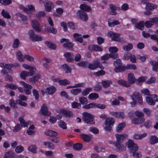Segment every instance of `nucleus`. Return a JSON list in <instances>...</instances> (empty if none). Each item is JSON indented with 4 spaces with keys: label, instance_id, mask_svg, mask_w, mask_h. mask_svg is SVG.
Segmentation results:
<instances>
[{
    "label": "nucleus",
    "instance_id": "44",
    "mask_svg": "<svg viewBox=\"0 0 158 158\" xmlns=\"http://www.w3.org/2000/svg\"><path fill=\"white\" fill-rule=\"evenodd\" d=\"M147 135L146 133H144L141 135L135 134L133 136L134 138L136 139H141L144 138Z\"/></svg>",
    "mask_w": 158,
    "mask_h": 158
},
{
    "label": "nucleus",
    "instance_id": "24",
    "mask_svg": "<svg viewBox=\"0 0 158 158\" xmlns=\"http://www.w3.org/2000/svg\"><path fill=\"white\" fill-rule=\"evenodd\" d=\"M45 10L48 12L51 11L52 10L51 5L52 3L48 1H45L44 3Z\"/></svg>",
    "mask_w": 158,
    "mask_h": 158
},
{
    "label": "nucleus",
    "instance_id": "56",
    "mask_svg": "<svg viewBox=\"0 0 158 158\" xmlns=\"http://www.w3.org/2000/svg\"><path fill=\"white\" fill-rule=\"evenodd\" d=\"M17 104L13 99H11L10 100V105L11 107L13 108H17L18 106L16 104Z\"/></svg>",
    "mask_w": 158,
    "mask_h": 158
},
{
    "label": "nucleus",
    "instance_id": "40",
    "mask_svg": "<svg viewBox=\"0 0 158 158\" xmlns=\"http://www.w3.org/2000/svg\"><path fill=\"white\" fill-rule=\"evenodd\" d=\"M92 50L94 51L101 52L102 49L101 46L97 45H93L91 46Z\"/></svg>",
    "mask_w": 158,
    "mask_h": 158
},
{
    "label": "nucleus",
    "instance_id": "2",
    "mask_svg": "<svg viewBox=\"0 0 158 158\" xmlns=\"http://www.w3.org/2000/svg\"><path fill=\"white\" fill-rule=\"evenodd\" d=\"M126 144L127 145L129 151L132 154L134 157L138 158L141 156L140 154L136 152L138 150V147L136 144L134 143L133 141L131 140H129L126 143Z\"/></svg>",
    "mask_w": 158,
    "mask_h": 158
},
{
    "label": "nucleus",
    "instance_id": "7",
    "mask_svg": "<svg viewBox=\"0 0 158 158\" xmlns=\"http://www.w3.org/2000/svg\"><path fill=\"white\" fill-rule=\"evenodd\" d=\"M155 23L158 26V18L155 17L153 18L150 19V20L147 21L144 23L145 27L148 28H150Z\"/></svg>",
    "mask_w": 158,
    "mask_h": 158
},
{
    "label": "nucleus",
    "instance_id": "58",
    "mask_svg": "<svg viewBox=\"0 0 158 158\" xmlns=\"http://www.w3.org/2000/svg\"><path fill=\"white\" fill-rule=\"evenodd\" d=\"M16 56H17L18 59L20 61H23L24 60L23 57V55L20 51H19L17 52Z\"/></svg>",
    "mask_w": 158,
    "mask_h": 158
},
{
    "label": "nucleus",
    "instance_id": "32",
    "mask_svg": "<svg viewBox=\"0 0 158 158\" xmlns=\"http://www.w3.org/2000/svg\"><path fill=\"white\" fill-rule=\"evenodd\" d=\"M80 8L81 9V10H83L85 11L89 12L91 10V7L85 4H81L80 6Z\"/></svg>",
    "mask_w": 158,
    "mask_h": 158
},
{
    "label": "nucleus",
    "instance_id": "63",
    "mask_svg": "<svg viewBox=\"0 0 158 158\" xmlns=\"http://www.w3.org/2000/svg\"><path fill=\"white\" fill-rule=\"evenodd\" d=\"M59 126L63 129H66L67 128L66 123L63 121L60 120L59 123Z\"/></svg>",
    "mask_w": 158,
    "mask_h": 158
},
{
    "label": "nucleus",
    "instance_id": "17",
    "mask_svg": "<svg viewBox=\"0 0 158 158\" xmlns=\"http://www.w3.org/2000/svg\"><path fill=\"white\" fill-rule=\"evenodd\" d=\"M80 136L85 142H89L91 141L92 136L91 135L83 134L80 135Z\"/></svg>",
    "mask_w": 158,
    "mask_h": 158
},
{
    "label": "nucleus",
    "instance_id": "8",
    "mask_svg": "<svg viewBox=\"0 0 158 158\" xmlns=\"http://www.w3.org/2000/svg\"><path fill=\"white\" fill-rule=\"evenodd\" d=\"M77 15L80 19L85 22L87 21L88 19L86 13L83 10H79L77 13Z\"/></svg>",
    "mask_w": 158,
    "mask_h": 158
},
{
    "label": "nucleus",
    "instance_id": "31",
    "mask_svg": "<svg viewBox=\"0 0 158 158\" xmlns=\"http://www.w3.org/2000/svg\"><path fill=\"white\" fill-rule=\"evenodd\" d=\"M109 51L110 52V54H117V56L116 59L118 57V54L116 53L118 52V50L116 47H110L109 49Z\"/></svg>",
    "mask_w": 158,
    "mask_h": 158
},
{
    "label": "nucleus",
    "instance_id": "6",
    "mask_svg": "<svg viewBox=\"0 0 158 158\" xmlns=\"http://www.w3.org/2000/svg\"><path fill=\"white\" fill-rule=\"evenodd\" d=\"M28 34L29 35L30 38L33 41H40L42 40L41 37L36 34L34 31L32 30L29 31Z\"/></svg>",
    "mask_w": 158,
    "mask_h": 158
},
{
    "label": "nucleus",
    "instance_id": "53",
    "mask_svg": "<svg viewBox=\"0 0 158 158\" xmlns=\"http://www.w3.org/2000/svg\"><path fill=\"white\" fill-rule=\"evenodd\" d=\"M144 23L143 21H140L135 25V27L136 28L142 30L143 28L144 27Z\"/></svg>",
    "mask_w": 158,
    "mask_h": 158
},
{
    "label": "nucleus",
    "instance_id": "28",
    "mask_svg": "<svg viewBox=\"0 0 158 158\" xmlns=\"http://www.w3.org/2000/svg\"><path fill=\"white\" fill-rule=\"evenodd\" d=\"M157 6L154 5L152 3H148L146 5L145 8L148 10H152L156 8Z\"/></svg>",
    "mask_w": 158,
    "mask_h": 158
},
{
    "label": "nucleus",
    "instance_id": "37",
    "mask_svg": "<svg viewBox=\"0 0 158 158\" xmlns=\"http://www.w3.org/2000/svg\"><path fill=\"white\" fill-rule=\"evenodd\" d=\"M96 105L95 103L92 102L84 106L83 108L85 109H89L91 108H96Z\"/></svg>",
    "mask_w": 158,
    "mask_h": 158
},
{
    "label": "nucleus",
    "instance_id": "55",
    "mask_svg": "<svg viewBox=\"0 0 158 158\" xmlns=\"http://www.w3.org/2000/svg\"><path fill=\"white\" fill-rule=\"evenodd\" d=\"M98 97V94L95 93L90 94L88 96V98L92 100H96Z\"/></svg>",
    "mask_w": 158,
    "mask_h": 158
},
{
    "label": "nucleus",
    "instance_id": "59",
    "mask_svg": "<svg viewBox=\"0 0 158 158\" xmlns=\"http://www.w3.org/2000/svg\"><path fill=\"white\" fill-rule=\"evenodd\" d=\"M73 147L74 149L79 150L81 149L82 147V145L80 143H76L73 145Z\"/></svg>",
    "mask_w": 158,
    "mask_h": 158
},
{
    "label": "nucleus",
    "instance_id": "46",
    "mask_svg": "<svg viewBox=\"0 0 158 158\" xmlns=\"http://www.w3.org/2000/svg\"><path fill=\"white\" fill-rule=\"evenodd\" d=\"M16 15L18 17H19L23 21H25L27 19V17L25 15H24L20 13H18Z\"/></svg>",
    "mask_w": 158,
    "mask_h": 158
},
{
    "label": "nucleus",
    "instance_id": "61",
    "mask_svg": "<svg viewBox=\"0 0 158 158\" xmlns=\"http://www.w3.org/2000/svg\"><path fill=\"white\" fill-rule=\"evenodd\" d=\"M125 70L126 69H133L134 70H135L136 69V65L134 64H128L126 66H125Z\"/></svg>",
    "mask_w": 158,
    "mask_h": 158
},
{
    "label": "nucleus",
    "instance_id": "48",
    "mask_svg": "<svg viewBox=\"0 0 158 158\" xmlns=\"http://www.w3.org/2000/svg\"><path fill=\"white\" fill-rule=\"evenodd\" d=\"M111 83V81H103L102 82V85L105 88H107L109 87L110 84Z\"/></svg>",
    "mask_w": 158,
    "mask_h": 158
},
{
    "label": "nucleus",
    "instance_id": "27",
    "mask_svg": "<svg viewBox=\"0 0 158 158\" xmlns=\"http://www.w3.org/2000/svg\"><path fill=\"white\" fill-rule=\"evenodd\" d=\"M128 82L131 85L134 83L135 81V79L133 74L131 73L128 74Z\"/></svg>",
    "mask_w": 158,
    "mask_h": 158
},
{
    "label": "nucleus",
    "instance_id": "47",
    "mask_svg": "<svg viewBox=\"0 0 158 158\" xmlns=\"http://www.w3.org/2000/svg\"><path fill=\"white\" fill-rule=\"evenodd\" d=\"M111 21V19H109L108 20V25L110 27H113L115 25H118L120 24V22L119 21L116 20L113 21L111 22H110Z\"/></svg>",
    "mask_w": 158,
    "mask_h": 158
},
{
    "label": "nucleus",
    "instance_id": "23",
    "mask_svg": "<svg viewBox=\"0 0 158 158\" xmlns=\"http://www.w3.org/2000/svg\"><path fill=\"white\" fill-rule=\"evenodd\" d=\"M133 95L134 97L137 99V102L140 104H142L143 103L142 99V96L141 94H139L138 92H134Z\"/></svg>",
    "mask_w": 158,
    "mask_h": 158
},
{
    "label": "nucleus",
    "instance_id": "57",
    "mask_svg": "<svg viewBox=\"0 0 158 158\" xmlns=\"http://www.w3.org/2000/svg\"><path fill=\"white\" fill-rule=\"evenodd\" d=\"M79 100L80 102L82 104H86L88 103V100L85 97H80L79 98Z\"/></svg>",
    "mask_w": 158,
    "mask_h": 158
},
{
    "label": "nucleus",
    "instance_id": "54",
    "mask_svg": "<svg viewBox=\"0 0 158 158\" xmlns=\"http://www.w3.org/2000/svg\"><path fill=\"white\" fill-rule=\"evenodd\" d=\"M71 93L74 95H76L81 92V89L80 88H76L71 90Z\"/></svg>",
    "mask_w": 158,
    "mask_h": 158
},
{
    "label": "nucleus",
    "instance_id": "36",
    "mask_svg": "<svg viewBox=\"0 0 158 158\" xmlns=\"http://www.w3.org/2000/svg\"><path fill=\"white\" fill-rule=\"evenodd\" d=\"M118 82L119 84L125 87H129L131 86V85L128 81L123 80L118 81Z\"/></svg>",
    "mask_w": 158,
    "mask_h": 158
},
{
    "label": "nucleus",
    "instance_id": "29",
    "mask_svg": "<svg viewBox=\"0 0 158 158\" xmlns=\"http://www.w3.org/2000/svg\"><path fill=\"white\" fill-rule=\"evenodd\" d=\"M44 43L48 48L54 50L56 48V46L55 44L49 41H45Z\"/></svg>",
    "mask_w": 158,
    "mask_h": 158
},
{
    "label": "nucleus",
    "instance_id": "4",
    "mask_svg": "<svg viewBox=\"0 0 158 158\" xmlns=\"http://www.w3.org/2000/svg\"><path fill=\"white\" fill-rule=\"evenodd\" d=\"M114 65L115 66L114 70L116 73L122 72L125 70V66L123 65V63L119 59L114 62Z\"/></svg>",
    "mask_w": 158,
    "mask_h": 158
},
{
    "label": "nucleus",
    "instance_id": "25",
    "mask_svg": "<svg viewBox=\"0 0 158 158\" xmlns=\"http://www.w3.org/2000/svg\"><path fill=\"white\" fill-rule=\"evenodd\" d=\"M81 34H79L77 33H74L73 35V37L75 41H77L80 43H82L83 42V40L81 36Z\"/></svg>",
    "mask_w": 158,
    "mask_h": 158
},
{
    "label": "nucleus",
    "instance_id": "18",
    "mask_svg": "<svg viewBox=\"0 0 158 158\" xmlns=\"http://www.w3.org/2000/svg\"><path fill=\"white\" fill-rule=\"evenodd\" d=\"M23 66L26 69H29L31 73L30 76H33L34 74V72H35L36 69L35 68L31 67L26 64H23Z\"/></svg>",
    "mask_w": 158,
    "mask_h": 158
},
{
    "label": "nucleus",
    "instance_id": "22",
    "mask_svg": "<svg viewBox=\"0 0 158 158\" xmlns=\"http://www.w3.org/2000/svg\"><path fill=\"white\" fill-rule=\"evenodd\" d=\"M64 56L68 62H72L74 60L73 55H72L70 52H67L64 54Z\"/></svg>",
    "mask_w": 158,
    "mask_h": 158
},
{
    "label": "nucleus",
    "instance_id": "34",
    "mask_svg": "<svg viewBox=\"0 0 158 158\" xmlns=\"http://www.w3.org/2000/svg\"><path fill=\"white\" fill-rule=\"evenodd\" d=\"M32 88V86L31 85L29 84H27L24 87V89L25 93L27 94H30L31 92L30 89Z\"/></svg>",
    "mask_w": 158,
    "mask_h": 158
},
{
    "label": "nucleus",
    "instance_id": "14",
    "mask_svg": "<svg viewBox=\"0 0 158 158\" xmlns=\"http://www.w3.org/2000/svg\"><path fill=\"white\" fill-rule=\"evenodd\" d=\"M40 114L42 115L49 116L51 114V113L48 111V108L46 104H44L41 107Z\"/></svg>",
    "mask_w": 158,
    "mask_h": 158
},
{
    "label": "nucleus",
    "instance_id": "64",
    "mask_svg": "<svg viewBox=\"0 0 158 158\" xmlns=\"http://www.w3.org/2000/svg\"><path fill=\"white\" fill-rule=\"evenodd\" d=\"M13 153L10 151L6 152L3 158H11L13 156Z\"/></svg>",
    "mask_w": 158,
    "mask_h": 158
},
{
    "label": "nucleus",
    "instance_id": "11",
    "mask_svg": "<svg viewBox=\"0 0 158 158\" xmlns=\"http://www.w3.org/2000/svg\"><path fill=\"white\" fill-rule=\"evenodd\" d=\"M31 26L36 32H40L41 31V27L39 22L37 20H34L31 21Z\"/></svg>",
    "mask_w": 158,
    "mask_h": 158
},
{
    "label": "nucleus",
    "instance_id": "41",
    "mask_svg": "<svg viewBox=\"0 0 158 158\" xmlns=\"http://www.w3.org/2000/svg\"><path fill=\"white\" fill-rule=\"evenodd\" d=\"M61 67L66 73H69L71 72V69L66 64H64L62 65Z\"/></svg>",
    "mask_w": 158,
    "mask_h": 158
},
{
    "label": "nucleus",
    "instance_id": "10",
    "mask_svg": "<svg viewBox=\"0 0 158 158\" xmlns=\"http://www.w3.org/2000/svg\"><path fill=\"white\" fill-rule=\"evenodd\" d=\"M117 56V54H110L106 53L104 54L103 56L101 57V59L102 60H104V61L102 62V63H105L107 64L108 63L106 61V60L109 59L110 58H111L113 59H116V57Z\"/></svg>",
    "mask_w": 158,
    "mask_h": 158
},
{
    "label": "nucleus",
    "instance_id": "3",
    "mask_svg": "<svg viewBox=\"0 0 158 158\" xmlns=\"http://www.w3.org/2000/svg\"><path fill=\"white\" fill-rule=\"evenodd\" d=\"M82 119L84 123L91 124H95L93 115L86 112H84L82 113Z\"/></svg>",
    "mask_w": 158,
    "mask_h": 158
},
{
    "label": "nucleus",
    "instance_id": "35",
    "mask_svg": "<svg viewBox=\"0 0 158 158\" xmlns=\"http://www.w3.org/2000/svg\"><path fill=\"white\" fill-rule=\"evenodd\" d=\"M45 134L50 136H55L58 135V133L55 131L49 130L44 132Z\"/></svg>",
    "mask_w": 158,
    "mask_h": 158
},
{
    "label": "nucleus",
    "instance_id": "39",
    "mask_svg": "<svg viewBox=\"0 0 158 158\" xmlns=\"http://www.w3.org/2000/svg\"><path fill=\"white\" fill-rule=\"evenodd\" d=\"M31 72H29L26 71H23L21 73L20 75V77L23 79L25 80H26V77L28 76H30L31 74Z\"/></svg>",
    "mask_w": 158,
    "mask_h": 158
},
{
    "label": "nucleus",
    "instance_id": "12",
    "mask_svg": "<svg viewBox=\"0 0 158 158\" xmlns=\"http://www.w3.org/2000/svg\"><path fill=\"white\" fill-rule=\"evenodd\" d=\"M107 35L113 41L119 42L120 40V39L119 38L120 34L110 31L107 33Z\"/></svg>",
    "mask_w": 158,
    "mask_h": 158
},
{
    "label": "nucleus",
    "instance_id": "42",
    "mask_svg": "<svg viewBox=\"0 0 158 158\" xmlns=\"http://www.w3.org/2000/svg\"><path fill=\"white\" fill-rule=\"evenodd\" d=\"M27 149L34 154L37 152L36 148L35 145H31L28 147Z\"/></svg>",
    "mask_w": 158,
    "mask_h": 158
},
{
    "label": "nucleus",
    "instance_id": "38",
    "mask_svg": "<svg viewBox=\"0 0 158 158\" xmlns=\"http://www.w3.org/2000/svg\"><path fill=\"white\" fill-rule=\"evenodd\" d=\"M150 142L152 144L157 143L158 142V138L155 135L152 136L150 139Z\"/></svg>",
    "mask_w": 158,
    "mask_h": 158
},
{
    "label": "nucleus",
    "instance_id": "43",
    "mask_svg": "<svg viewBox=\"0 0 158 158\" xmlns=\"http://www.w3.org/2000/svg\"><path fill=\"white\" fill-rule=\"evenodd\" d=\"M18 120L20 122L21 124L20 125L22 126V127H26L28 126L29 123H26L23 118L19 117Z\"/></svg>",
    "mask_w": 158,
    "mask_h": 158
},
{
    "label": "nucleus",
    "instance_id": "49",
    "mask_svg": "<svg viewBox=\"0 0 158 158\" xmlns=\"http://www.w3.org/2000/svg\"><path fill=\"white\" fill-rule=\"evenodd\" d=\"M1 14L2 16L5 18L10 19L11 18V16L9 13L4 9L2 10Z\"/></svg>",
    "mask_w": 158,
    "mask_h": 158
},
{
    "label": "nucleus",
    "instance_id": "45",
    "mask_svg": "<svg viewBox=\"0 0 158 158\" xmlns=\"http://www.w3.org/2000/svg\"><path fill=\"white\" fill-rule=\"evenodd\" d=\"M57 80L58 81L59 84L63 85H69L70 82L69 81L66 79L62 80H59L58 79H57Z\"/></svg>",
    "mask_w": 158,
    "mask_h": 158
},
{
    "label": "nucleus",
    "instance_id": "60",
    "mask_svg": "<svg viewBox=\"0 0 158 158\" xmlns=\"http://www.w3.org/2000/svg\"><path fill=\"white\" fill-rule=\"evenodd\" d=\"M133 48V45L131 43L128 44L127 45L124 46L123 47V49L126 51H129Z\"/></svg>",
    "mask_w": 158,
    "mask_h": 158
},
{
    "label": "nucleus",
    "instance_id": "50",
    "mask_svg": "<svg viewBox=\"0 0 158 158\" xmlns=\"http://www.w3.org/2000/svg\"><path fill=\"white\" fill-rule=\"evenodd\" d=\"M92 89L91 88H86L82 91V94L83 96H86L92 91Z\"/></svg>",
    "mask_w": 158,
    "mask_h": 158
},
{
    "label": "nucleus",
    "instance_id": "21",
    "mask_svg": "<svg viewBox=\"0 0 158 158\" xmlns=\"http://www.w3.org/2000/svg\"><path fill=\"white\" fill-rule=\"evenodd\" d=\"M110 114L113 116L117 118L123 119L124 118V114L123 112H114L110 113Z\"/></svg>",
    "mask_w": 158,
    "mask_h": 158
},
{
    "label": "nucleus",
    "instance_id": "13",
    "mask_svg": "<svg viewBox=\"0 0 158 158\" xmlns=\"http://www.w3.org/2000/svg\"><path fill=\"white\" fill-rule=\"evenodd\" d=\"M109 12L110 14L112 15H115L117 14L116 10H120V8L115 5L110 4L109 5Z\"/></svg>",
    "mask_w": 158,
    "mask_h": 158
},
{
    "label": "nucleus",
    "instance_id": "15",
    "mask_svg": "<svg viewBox=\"0 0 158 158\" xmlns=\"http://www.w3.org/2000/svg\"><path fill=\"white\" fill-rule=\"evenodd\" d=\"M60 112L61 115L64 117H71L73 116V113L68 110L62 109L60 110Z\"/></svg>",
    "mask_w": 158,
    "mask_h": 158
},
{
    "label": "nucleus",
    "instance_id": "20",
    "mask_svg": "<svg viewBox=\"0 0 158 158\" xmlns=\"http://www.w3.org/2000/svg\"><path fill=\"white\" fill-rule=\"evenodd\" d=\"M101 64L98 61H96L92 64H89L88 65V68L91 69H94L100 67Z\"/></svg>",
    "mask_w": 158,
    "mask_h": 158
},
{
    "label": "nucleus",
    "instance_id": "33",
    "mask_svg": "<svg viewBox=\"0 0 158 158\" xmlns=\"http://www.w3.org/2000/svg\"><path fill=\"white\" fill-rule=\"evenodd\" d=\"M41 78V76L39 74H37L33 77H31L29 81L33 83H35L38 80Z\"/></svg>",
    "mask_w": 158,
    "mask_h": 158
},
{
    "label": "nucleus",
    "instance_id": "30",
    "mask_svg": "<svg viewBox=\"0 0 158 158\" xmlns=\"http://www.w3.org/2000/svg\"><path fill=\"white\" fill-rule=\"evenodd\" d=\"M56 89L53 86L48 87L45 89V92L48 94H52L56 91Z\"/></svg>",
    "mask_w": 158,
    "mask_h": 158
},
{
    "label": "nucleus",
    "instance_id": "9",
    "mask_svg": "<svg viewBox=\"0 0 158 158\" xmlns=\"http://www.w3.org/2000/svg\"><path fill=\"white\" fill-rule=\"evenodd\" d=\"M146 99L147 103L151 105H154L155 102H158V96L156 94L152 95V97H147Z\"/></svg>",
    "mask_w": 158,
    "mask_h": 158
},
{
    "label": "nucleus",
    "instance_id": "52",
    "mask_svg": "<svg viewBox=\"0 0 158 158\" xmlns=\"http://www.w3.org/2000/svg\"><path fill=\"white\" fill-rule=\"evenodd\" d=\"M73 46V44L70 42L69 41L67 42L66 43L63 44V47L64 48H68L69 49H71Z\"/></svg>",
    "mask_w": 158,
    "mask_h": 158
},
{
    "label": "nucleus",
    "instance_id": "1",
    "mask_svg": "<svg viewBox=\"0 0 158 158\" xmlns=\"http://www.w3.org/2000/svg\"><path fill=\"white\" fill-rule=\"evenodd\" d=\"M127 135L125 134H117L115 135L116 141L112 142H113V143L119 151H122L125 150V148L123 143L124 140L127 138Z\"/></svg>",
    "mask_w": 158,
    "mask_h": 158
},
{
    "label": "nucleus",
    "instance_id": "5",
    "mask_svg": "<svg viewBox=\"0 0 158 158\" xmlns=\"http://www.w3.org/2000/svg\"><path fill=\"white\" fill-rule=\"evenodd\" d=\"M114 123V119L112 118H109L106 119L105 122V129L110 132L111 130V126H113Z\"/></svg>",
    "mask_w": 158,
    "mask_h": 158
},
{
    "label": "nucleus",
    "instance_id": "19",
    "mask_svg": "<svg viewBox=\"0 0 158 158\" xmlns=\"http://www.w3.org/2000/svg\"><path fill=\"white\" fill-rule=\"evenodd\" d=\"M157 61L151 60L150 63L152 66V70L154 71L158 72V57H157Z\"/></svg>",
    "mask_w": 158,
    "mask_h": 158
},
{
    "label": "nucleus",
    "instance_id": "51",
    "mask_svg": "<svg viewBox=\"0 0 158 158\" xmlns=\"http://www.w3.org/2000/svg\"><path fill=\"white\" fill-rule=\"evenodd\" d=\"M125 127V124L124 123H121L118 125L116 127V131L118 132H120Z\"/></svg>",
    "mask_w": 158,
    "mask_h": 158
},
{
    "label": "nucleus",
    "instance_id": "62",
    "mask_svg": "<svg viewBox=\"0 0 158 158\" xmlns=\"http://www.w3.org/2000/svg\"><path fill=\"white\" fill-rule=\"evenodd\" d=\"M20 44V42L19 40L18 39H15L13 41V48H18Z\"/></svg>",
    "mask_w": 158,
    "mask_h": 158
},
{
    "label": "nucleus",
    "instance_id": "26",
    "mask_svg": "<svg viewBox=\"0 0 158 158\" xmlns=\"http://www.w3.org/2000/svg\"><path fill=\"white\" fill-rule=\"evenodd\" d=\"M0 67L2 68H6L8 70L9 72L12 73L11 63L6 64L5 63L2 62L0 63Z\"/></svg>",
    "mask_w": 158,
    "mask_h": 158
},
{
    "label": "nucleus",
    "instance_id": "16",
    "mask_svg": "<svg viewBox=\"0 0 158 158\" xmlns=\"http://www.w3.org/2000/svg\"><path fill=\"white\" fill-rule=\"evenodd\" d=\"M145 121L144 118H135L132 121V123L134 124H138L143 123Z\"/></svg>",
    "mask_w": 158,
    "mask_h": 158
}]
</instances>
